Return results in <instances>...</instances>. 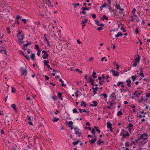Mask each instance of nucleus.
<instances>
[{"label":"nucleus","instance_id":"1","mask_svg":"<svg viewBox=\"0 0 150 150\" xmlns=\"http://www.w3.org/2000/svg\"><path fill=\"white\" fill-rule=\"evenodd\" d=\"M148 136V135L147 134H146V133H144L141 135L139 137L141 139H143L144 141H146H146L144 142V144H146L148 141V140H147Z\"/></svg>","mask_w":150,"mask_h":150},{"label":"nucleus","instance_id":"2","mask_svg":"<svg viewBox=\"0 0 150 150\" xmlns=\"http://www.w3.org/2000/svg\"><path fill=\"white\" fill-rule=\"evenodd\" d=\"M74 129L76 134L77 135L78 137H80L82 134L81 130L76 126L74 127Z\"/></svg>","mask_w":150,"mask_h":150},{"label":"nucleus","instance_id":"3","mask_svg":"<svg viewBox=\"0 0 150 150\" xmlns=\"http://www.w3.org/2000/svg\"><path fill=\"white\" fill-rule=\"evenodd\" d=\"M20 71L21 72V75H25V76H26L27 74V71L24 68L21 67Z\"/></svg>","mask_w":150,"mask_h":150},{"label":"nucleus","instance_id":"4","mask_svg":"<svg viewBox=\"0 0 150 150\" xmlns=\"http://www.w3.org/2000/svg\"><path fill=\"white\" fill-rule=\"evenodd\" d=\"M18 40H19V41L21 42V43H24V42L22 40H23L24 38V35H21L18 36Z\"/></svg>","mask_w":150,"mask_h":150},{"label":"nucleus","instance_id":"5","mask_svg":"<svg viewBox=\"0 0 150 150\" xmlns=\"http://www.w3.org/2000/svg\"><path fill=\"white\" fill-rule=\"evenodd\" d=\"M88 82L90 83L91 82V84L92 86H93L94 85V79H92V77L91 76H89L88 79Z\"/></svg>","mask_w":150,"mask_h":150},{"label":"nucleus","instance_id":"6","mask_svg":"<svg viewBox=\"0 0 150 150\" xmlns=\"http://www.w3.org/2000/svg\"><path fill=\"white\" fill-rule=\"evenodd\" d=\"M117 9H118L121 11H124V9L123 8H122L119 4H118L117 2L116 3V5L115 6Z\"/></svg>","mask_w":150,"mask_h":150},{"label":"nucleus","instance_id":"7","mask_svg":"<svg viewBox=\"0 0 150 150\" xmlns=\"http://www.w3.org/2000/svg\"><path fill=\"white\" fill-rule=\"evenodd\" d=\"M110 97L112 98V100L113 101H114L116 100V96L114 92L113 93L110 95Z\"/></svg>","mask_w":150,"mask_h":150},{"label":"nucleus","instance_id":"8","mask_svg":"<svg viewBox=\"0 0 150 150\" xmlns=\"http://www.w3.org/2000/svg\"><path fill=\"white\" fill-rule=\"evenodd\" d=\"M91 88L93 90V94L95 95L96 94L97 91L99 89L98 87H96L94 88L93 86H91Z\"/></svg>","mask_w":150,"mask_h":150},{"label":"nucleus","instance_id":"9","mask_svg":"<svg viewBox=\"0 0 150 150\" xmlns=\"http://www.w3.org/2000/svg\"><path fill=\"white\" fill-rule=\"evenodd\" d=\"M19 52L21 53L24 56V57H25V58L26 59H27L29 61L30 60V59L29 58V57L27 55H25L24 54V52L23 51H21V50H19Z\"/></svg>","mask_w":150,"mask_h":150},{"label":"nucleus","instance_id":"10","mask_svg":"<svg viewBox=\"0 0 150 150\" xmlns=\"http://www.w3.org/2000/svg\"><path fill=\"white\" fill-rule=\"evenodd\" d=\"M96 24L98 26H103L104 24L102 23H100L99 21L98 20H96L95 21Z\"/></svg>","mask_w":150,"mask_h":150},{"label":"nucleus","instance_id":"11","mask_svg":"<svg viewBox=\"0 0 150 150\" xmlns=\"http://www.w3.org/2000/svg\"><path fill=\"white\" fill-rule=\"evenodd\" d=\"M111 71L112 72L114 76H119V72L118 71H116L115 73V71L112 69H111Z\"/></svg>","mask_w":150,"mask_h":150},{"label":"nucleus","instance_id":"12","mask_svg":"<svg viewBox=\"0 0 150 150\" xmlns=\"http://www.w3.org/2000/svg\"><path fill=\"white\" fill-rule=\"evenodd\" d=\"M63 94L62 92H59L57 94L58 97L61 100H63V99L62 97Z\"/></svg>","mask_w":150,"mask_h":150},{"label":"nucleus","instance_id":"13","mask_svg":"<svg viewBox=\"0 0 150 150\" xmlns=\"http://www.w3.org/2000/svg\"><path fill=\"white\" fill-rule=\"evenodd\" d=\"M137 57L136 59H134L133 60H134L135 62H137L139 63V62L140 60V56L138 54H137Z\"/></svg>","mask_w":150,"mask_h":150},{"label":"nucleus","instance_id":"14","mask_svg":"<svg viewBox=\"0 0 150 150\" xmlns=\"http://www.w3.org/2000/svg\"><path fill=\"white\" fill-rule=\"evenodd\" d=\"M92 103H93V104H91L90 106L91 107H96L98 105L97 102L95 101H93L92 102Z\"/></svg>","mask_w":150,"mask_h":150},{"label":"nucleus","instance_id":"15","mask_svg":"<svg viewBox=\"0 0 150 150\" xmlns=\"http://www.w3.org/2000/svg\"><path fill=\"white\" fill-rule=\"evenodd\" d=\"M96 140V138H94L92 140H89V141L90 142V144L91 145H92V144H94Z\"/></svg>","mask_w":150,"mask_h":150},{"label":"nucleus","instance_id":"16","mask_svg":"<svg viewBox=\"0 0 150 150\" xmlns=\"http://www.w3.org/2000/svg\"><path fill=\"white\" fill-rule=\"evenodd\" d=\"M126 82L127 83V86L129 87H130L131 86L130 83L131 82V81L130 80V79H128L127 80H126Z\"/></svg>","mask_w":150,"mask_h":150},{"label":"nucleus","instance_id":"17","mask_svg":"<svg viewBox=\"0 0 150 150\" xmlns=\"http://www.w3.org/2000/svg\"><path fill=\"white\" fill-rule=\"evenodd\" d=\"M48 56V54L47 53H46V54H43L42 56V57L43 59H45L47 58Z\"/></svg>","mask_w":150,"mask_h":150},{"label":"nucleus","instance_id":"18","mask_svg":"<svg viewBox=\"0 0 150 150\" xmlns=\"http://www.w3.org/2000/svg\"><path fill=\"white\" fill-rule=\"evenodd\" d=\"M73 5L74 6V9H75V8H77V6H81V5L79 3H76L73 4Z\"/></svg>","mask_w":150,"mask_h":150},{"label":"nucleus","instance_id":"19","mask_svg":"<svg viewBox=\"0 0 150 150\" xmlns=\"http://www.w3.org/2000/svg\"><path fill=\"white\" fill-rule=\"evenodd\" d=\"M122 33L120 32H119L117 34L115 35V37L116 38H118L119 36H121L122 35Z\"/></svg>","mask_w":150,"mask_h":150},{"label":"nucleus","instance_id":"20","mask_svg":"<svg viewBox=\"0 0 150 150\" xmlns=\"http://www.w3.org/2000/svg\"><path fill=\"white\" fill-rule=\"evenodd\" d=\"M79 142H81V141L79 139L77 140L76 141L73 142L72 143V144L74 146H75L76 145H77Z\"/></svg>","mask_w":150,"mask_h":150},{"label":"nucleus","instance_id":"21","mask_svg":"<svg viewBox=\"0 0 150 150\" xmlns=\"http://www.w3.org/2000/svg\"><path fill=\"white\" fill-rule=\"evenodd\" d=\"M112 125L110 123V121H108L107 122V127L108 128H110L112 127Z\"/></svg>","mask_w":150,"mask_h":150},{"label":"nucleus","instance_id":"22","mask_svg":"<svg viewBox=\"0 0 150 150\" xmlns=\"http://www.w3.org/2000/svg\"><path fill=\"white\" fill-rule=\"evenodd\" d=\"M81 106H83L85 107H86V103L83 101H81Z\"/></svg>","mask_w":150,"mask_h":150},{"label":"nucleus","instance_id":"23","mask_svg":"<svg viewBox=\"0 0 150 150\" xmlns=\"http://www.w3.org/2000/svg\"><path fill=\"white\" fill-rule=\"evenodd\" d=\"M31 58L33 60H35V54L34 53L32 54L30 56Z\"/></svg>","mask_w":150,"mask_h":150},{"label":"nucleus","instance_id":"24","mask_svg":"<svg viewBox=\"0 0 150 150\" xmlns=\"http://www.w3.org/2000/svg\"><path fill=\"white\" fill-rule=\"evenodd\" d=\"M11 107L13 108V109L15 110H17V108L16 106V105L14 104H11Z\"/></svg>","mask_w":150,"mask_h":150},{"label":"nucleus","instance_id":"25","mask_svg":"<svg viewBox=\"0 0 150 150\" xmlns=\"http://www.w3.org/2000/svg\"><path fill=\"white\" fill-rule=\"evenodd\" d=\"M123 115V113L121 111H118L117 113V116H120V115Z\"/></svg>","mask_w":150,"mask_h":150},{"label":"nucleus","instance_id":"26","mask_svg":"<svg viewBox=\"0 0 150 150\" xmlns=\"http://www.w3.org/2000/svg\"><path fill=\"white\" fill-rule=\"evenodd\" d=\"M59 120V118H57L56 117H54L53 118V119L52 120V121L53 122H57Z\"/></svg>","mask_w":150,"mask_h":150},{"label":"nucleus","instance_id":"27","mask_svg":"<svg viewBox=\"0 0 150 150\" xmlns=\"http://www.w3.org/2000/svg\"><path fill=\"white\" fill-rule=\"evenodd\" d=\"M94 127L96 131L98 132V133H100V132L101 131L100 129H98V127H97L96 126H94Z\"/></svg>","mask_w":150,"mask_h":150},{"label":"nucleus","instance_id":"28","mask_svg":"<svg viewBox=\"0 0 150 150\" xmlns=\"http://www.w3.org/2000/svg\"><path fill=\"white\" fill-rule=\"evenodd\" d=\"M125 145L126 146V148H127L131 145V144H129V142H125Z\"/></svg>","mask_w":150,"mask_h":150},{"label":"nucleus","instance_id":"29","mask_svg":"<svg viewBox=\"0 0 150 150\" xmlns=\"http://www.w3.org/2000/svg\"><path fill=\"white\" fill-rule=\"evenodd\" d=\"M81 9L82 11H86V10H88L89 9V7L87 8L86 7H82L81 8Z\"/></svg>","mask_w":150,"mask_h":150},{"label":"nucleus","instance_id":"30","mask_svg":"<svg viewBox=\"0 0 150 150\" xmlns=\"http://www.w3.org/2000/svg\"><path fill=\"white\" fill-rule=\"evenodd\" d=\"M134 16L136 17V18H135V19L136 20L137 22L138 23L140 21V20L138 16L137 15H134Z\"/></svg>","mask_w":150,"mask_h":150},{"label":"nucleus","instance_id":"31","mask_svg":"<svg viewBox=\"0 0 150 150\" xmlns=\"http://www.w3.org/2000/svg\"><path fill=\"white\" fill-rule=\"evenodd\" d=\"M100 96H103L105 98H106L108 97V95L106 93H103L101 94L100 95Z\"/></svg>","mask_w":150,"mask_h":150},{"label":"nucleus","instance_id":"32","mask_svg":"<svg viewBox=\"0 0 150 150\" xmlns=\"http://www.w3.org/2000/svg\"><path fill=\"white\" fill-rule=\"evenodd\" d=\"M106 6H110V5H108L106 3H105L103 4V5L102 6L100 7V8H102L105 7Z\"/></svg>","mask_w":150,"mask_h":150},{"label":"nucleus","instance_id":"33","mask_svg":"<svg viewBox=\"0 0 150 150\" xmlns=\"http://www.w3.org/2000/svg\"><path fill=\"white\" fill-rule=\"evenodd\" d=\"M35 49L37 50L38 51H39L40 50L39 46L38 45H35Z\"/></svg>","mask_w":150,"mask_h":150},{"label":"nucleus","instance_id":"34","mask_svg":"<svg viewBox=\"0 0 150 150\" xmlns=\"http://www.w3.org/2000/svg\"><path fill=\"white\" fill-rule=\"evenodd\" d=\"M96 73L93 71L92 75L93 78H95L96 77Z\"/></svg>","mask_w":150,"mask_h":150},{"label":"nucleus","instance_id":"35","mask_svg":"<svg viewBox=\"0 0 150 150\" xmlns=\"http://www.w3.org/2000/svg\"><path fill=\"white\" fill-rule=\"evenodd\" d=\"M73 124V122L72 121H70L69 122L68 125H69V127H71V126H72Z\"/></svg>","mask_w":150,"mask_h":150},{"label":"nucleus","instance_id":"36","mask_svg":"<svg viewBox=\"0 0 150 150\" xmlns=\"http://www.w3.org/2000/svg\"><path fill=\"white\" fill-rule=\"evenodd\" d=\"M74 113H78L79 112L77 111V110L76 108H74L72 110Z\"/></svg>","mask_w":150,"mask_h":150},{"label":"nucleus","instance_id":"37","mask_svg":"<svg viewBox=\"0 0 150 150\" xmlns=\"http://www.w3.org/2000/svg\"><path fill=\"white\" fill-rule=\"evenodd\" d=\"M43 62L45 65L46 66L48 64L47 63L49 62L47 60H44L43 61Z\"/></svg>","mask_w":150,"mask_h":150},{"label":"nucleus","instance_id":"38","mask_svg":"<svg viewBox=\"0 0 150 150\" xmlns=\"http://www.w3.org/2000/svg\"><path fill=\"white\" fill-rule=\"evenodd\" d=\"M85 11H82L80 12V13L81 14H83L86 15L87 14L86 13Z\"/></svg>","mask_w":150,"mask_h":150},{"label":"nucleus","instance_id":"39","mask_svg":"<svg viewBox=\"0 0 150 150\" xmlns=\"http://www.w3.org/2000/svg\"><path fill=\"white\" fill-rule=\"evenodd\" d=\"M48 5L49 6H51L52 7H53V5H51V1L49 0H48Z\"/></svg>","mask_w":150,"mask_h":150},{"label":"nucleus","instance_id":"40","mask_svg":"<svg viewBox=\"0 0 150 150\" xmlns=\"http://www.w3.org/2000/svg\"><path fill=\"white\" fill-rule=\"evenodd\" d=\"M75 71L77 72H78L80 74H81L83 73V71H80L79 69H75Z\"/></svg>","mask_w":150,"mask_h":150},{"label":"nucleus","instance_id":"41","mask_svg":"<svg viewBox=\"0 0 150 150\" xmlns=\"http://www.w3.org/2000/svg\"><path fill=\"white\" fill-rule=\"evenodd\" d=\"M16 92L15 88L13 87H12V93H15Z\"/></svg>","mask_w":150,"mask_h":150},{"label":"nucleus","instance_id":"42","mask_svg":"<svg viewBox=\"0 0 150 150\" xmlns=\"http://www.w3.org/2000/svg\"><path fill=\"white\" fill-rule=\"evenodd\" d=\"M133 125L131 123H129V124L128 126L127 127V128H130V127H133Z\"/></svg>","mask_w":150,"mask_h":150},{"label":"nucleus","instance_id":"43","mask_svg":"<svg viewBox=\"0 0 150 150\" xmlns=\"http://www.w3.org/2000/svg\"><path fill=\"white\" fill-rule=\"evenodd\" d=\"M137 77V76H132V79L133 80V81H134L136 79V77Z\"/></svg>","mask_w":150,"mask_h":150},{"label":"nucleus","instance_id":"44","mask_svg":"<svg viewBox=\"0 0 150 150\" xmlns=\"http://www.w3.org/2000/svg\"><path fill=\"white\" fill-rule=\"evenodd\" d=\"M136 11V10L135 8H133V10L132 11V13H133L134 14V15H136L135 14V12Z\"/></svg>","mask_w":150,"mask_h":150},{"label":"nucleus","instance_id":"45","mask_svg":"<svg viewBox=\"0 0 150 150\" xmlns=\"http://www.w3.org/2000/svg\"><path fill=\"white\" fill-rule=\"evenodd\" d=\"M88 20L87 19H86L85 20H83L82 21L81 24H84Z\"/></svg>","mask_w":150,"mask_h":150},{"label":"nucleus","instance_id":"46","mask_svg":"<svg viewBox=\"0 0 150 150\" xmlns=\"http://www.w3.org/2000/svg\"><path fill=\"white\" fill-rule=\"evenodd\" d=\"M121 30H123V33H125L126 32V30L125 29V28L123 26L121 28Z\"/></svg>","mask_w":150,"mask_h":150},{"label":"nucleus","instance_id":"47","mask_svg":"<svg viewBox=\"0 0 150 150\" xmlns=\"http://www.w3.org/2000/svg\"><path fill=\"white\" fill-rule=\"evenodd\" d=\"M22 18V17L20 16V15H17L16 16V18L17 19H19Z\"/></svg>","mask_w":150,"mask_h":150},{"label":"nucleus","instance_id":"48","mask_svg":"<svg viewBox=\"0 0 150 150\" xmlns=\"http://www.w3.org/2000/svg\"><path fill=\"white\" fill-rule=\"evenodd\" d=\"M140 138L139 137H138L136 139L134 140V142L136 143H137L140 140Z\"/></svg>","mask_w":150,"mask_h":150},{"label":"nucleus","instance_id":"49","mask_svg":"<svg viewBox=\"0 0 150 150\" xmlns=\"http://www.w3.org/2000/svg\"><path fill=\"white\" fill-rule=\"evenodd\" d=\"M103 29V26H101L99 27H98L97 28V30L98 31H100Z\"/></svg>","mask_w":150,"mask_h":150},{"label":"nucleus","instance_id":"50","mask_svg":"<svg viewBox=\"0 0 150 150\" xmlns=\"http://www.w3.org/2000/svg\"><path fill=\"white\" fill-rule=\"evenodd\" d=\"M53 71L54 72L57 73H59L60 74V71L56 70L54 69H53Z\"/></svg>","mask_w":150,"mask_h":150},{"label":"nucleus","instance_id":"51","mask_svg":"<svg viewBox=\"0 0 150 150\" xmlns=\"http://www.w3.org/2000/svg\"><path fill=\"white\" fill-rule=\"evenodd\" d=\"M142 94V93H137V94H136V97L137 98H139V96L140 95Z\"/></svg>","mask_w":150,"mask_h":150},{"label":"nucleus","instance_id":"52","mask_svg":"<svg viewBox=\"0 0 150 150\" xmlns=\"http://www.w3.org/2000/svg\"><path fill=\"white\" fill-rule=\"evenodd\" d=\"M103 17L104 18V19H105L106 20H108V17L105 15H103Z\"/></svg>","mask_w":150,"mask_h":150},{"label":"nucleus","instance_id":"53","mask_svg":"<svg viewBox=\"0 0 150 150\" xmlns=\"http://www.w3.org/2000/svg\"><path fill=\"white\" fill-rule=\"evenodd\" d=\"M105 82V81L103 80L101 81H100L99 82V83L101 85H102L103 84V83Z\"/></svg>","mask_w":150,"mask_h":150},{"label":"nucleus","instance_id":"54","mask_svg":"<svg viewBox=\"0 0 150 150\" xmlns=\"http://www.w3.org/2000/svg\"><path fill=\"white\" fill-rule=\"evenodd\" d=\"M91 132L93 134H95L96 132L94 129H92L91 131Z\"/></svg>","mask_w":150,"mask_h":150},{"label":"nucleus","instance_id":"55","mask_svg":"<svg viewBox=\"0 0 150 150\" xmlns=\"http://www.w3.org/2000/svg\"><path fill=\"white\" fill-rule=\"evenodd\" d=\"M46 34H45L44 36V38L45 40L47 42V41H48V40L47 39V38L46 37Z\"/></svg>","mask_w":150,"mask_h":150},{"label":"nucleus","instance_id":"56","mask_svg":"<svg viewBox=\"0 0 150 150\" xmlns=\"http://www.w3.org/2000/svg\"><path fill=\"white\" fill-rule=\"evenodd\" d=\"M139 75L143 77H144V73L143 72H141L139 74Z\"/></svg>","mask_w":150,"mask_h":150},{"label":"nucleus","instance_id":"57","mask_svg":"<svg viewBox=\"0 0 150 150\" xmlns=\"http://www.w3.org/2000/svg\"><path fill=\"white\" fill-rule=\"evenodd\" d=\"M22 49H23L24 50H26L27 49V47L24 46L23 45L22 47Z\"/></svg>","mask_w":150,"mask_h":150},{"label":"nucleus","instance_id":"58","mask_svg":"<svg viewBox=\"0 0 150 150\" xmlns=\"http://www.w3.org/2000/svg\"><path fill=\"white\" fill-rule=\"evenodd\" d=\"M28 124L30 125H31L32 126H33V123L30 121L28 122Z\"/></svg>","mask_w":150,"mask_h":150},{"label":"nucleus","instance_id":"59","mask_svg":"<svg viewBox=\"0 0 150 150\" xmlns=\"http://www.w3.org/2000/svg\"><path fill=\"white\" fill-rule=\"evenodd\" d=\"M144 100V99H143V97L142 96L141 97V99H140L139 100H138V102H142V101H143Z\"/></svg>","mask_w":150,"mask_h":150},{"label":"nucleus","instance_id":"60","mask_svg":"<svg viewBox=\"0 0 150 150\" xmlns=\"http://www.w3.org/2000/svg\"><path fill=\"white\" fill-rule=\"evenodd\" d=\"M45 81H47L49 79V77L45 75Z\"/></svg>","mask_w":150,"mask_h":150},{"label":"nucleus","instance_id":"61","mask_svg":"<svg viewBox=\"0 0 150 150\" xmlns=\"http://www.w3.org/2000/svg\"><path fill=\"white\" fill-rule=\"evenodd\" d=\"M84 79H85V80L86 81H87L88 80V79H87V74H86L85 76H84Z\"/></svg>","mask_w":150,"mask_h":150},{"label":"nucleus","instance_id":"62","mask_svg":"<svg viewBox=\"0 0 150 150\" xmlns=\"http://www.w3.org/2000/svg\"><path fill=\"white\" fill-rule=\"evenodd\" d=\"M132 65H133V67H135L137 66V64L136 63V62H135L134 63H133L132 64Z\"/></svg>","mask_w":150,"mask_h":150},{"label":"nucleus","instance_id":"63","mask_svg":"<svg viewBox=\"0 0 150 150\" xmlns=\"http://www.w3.org/2000/svg\"><path fill=\"white\" fill-rule=\"evenodd\" d=\"M7 31H8L7 32L8 33L10 34L11 33V31L10 30L9 28H7Z\"/></svg>","mask_w":150,"mask_h":150},{"label":"nucleus","instance_id":"64","mask_svg":"<svg viewBox=\"0 0 150 150\" xmlns=\"http://www.w3.org/2000/svg\"><path fill=\"white\" fill-rule=\"evenodd\" d=\"M146 97L147 98L150 97V92H149L148 94L146 95Z\"/></svg>","mask_w":150,"mask_h":150}]
</instances>
